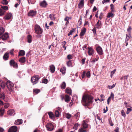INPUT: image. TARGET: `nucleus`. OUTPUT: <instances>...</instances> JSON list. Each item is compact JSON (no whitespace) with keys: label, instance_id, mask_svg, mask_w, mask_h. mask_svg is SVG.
<instances>
[{"label":"nucleus","instance_id":"nucleus-42","mask_svg":"<svg viewBox=\"0 0 132 132\" xmlns=\"http://www.w3.org/2000/svg\"><path fill=\"white\" fill-rule=\"evenodd\" d=\"M78 131L79 132H85L87 131V130H84L83 128H81L79 129Z\"/></svg>","mask_w":132,"mask_h":132},{"label":"nucleus","instance_id":"nucleus-47","mask_svg":"<svg viewBox=\"0 0 132 132\" xmlns=\"http://www.w3.org/2000/svg\"><path fill=\"white\" fill-rule=\"evenodd\" d=\"M71 117V115L70 114L68 113L66 114V117L68 119H70Z\"/></svg>","mask_w":132,"mask_h":132},{"label":"nucleus","instance_id":"nucleus-27","mask_svg":"<svg viewBox=\"0 0 132 132\" xmlns=\"http://www.w3.org/2000/svg\"><path fill=\"white\" fill-rule=\"evenodd\" d=\"M65 101L66 102H68L70 101V98L69 96L68 95H65Z\"/></svg>","mask_w":132,"mask_h":132},{"label":"nucleus","instance_id":"nucleus-11","mask_svg":"<svg viewBox=\"0 0 132 132\" xmlns=\"http://www.w3.org/2000/svg\"><path fill=\"white\" fill-rule=\"evenodd\" d=\"M36 11H34L33 10H31L28 13V15L29 16H33L36 15Z\"/></svg>","mask_w":132,"mask_h":132},{"label":"nucleus","instance_id":"nucleus-31","mask_svg":"<svg viewBox=\"0 0 132 132\" xmlns=\"http://www.w3.org/2000/svg\"><path fill=\"white\" fill-rule=\"evenodd\" d=\"M0 6H1V8L4 10H7L8 9V7L7 6H3L2 5H1Z\"/></svg>","mask_w":132,"mask_h":132},{"label":"nucleus","instance_id":"nucleus-48","mask_svg":"<svg viewBox=\"0 0 132 132\" xmlns=\"http://www.w3.org/2000/svg\"><path fill=\"white\" fill-rule=\"evenodd\" d=\"M67 58L68 59L70 60L72 58V55L69 54L67 56Z\"/></svg>","mask_w":132,"mask_h":132},{"label":"nucleus","instance_id":"nucleus-35","mask_svg":"<svg viewBox=\"0 0 132 132\" xmlns=\"http://www.w3.org/2000/svg\"><path fill=\"white\" fill-rule=\"evenodd\" d=\"M33 92L36 94H38L40 92V90L39 89H34Z\"/></svg>","mask_w":132,"mask_h":132},{"label":"nucleus","instance_id":"nucleus-32","mask_svg":"<svg viewBox=\"0 0 132 132\" xmlns=\"http://www.w3.org/2000/svg\"><path fill=\"white\" fill-rule=\"evenodd\" d=\"M71 61V60H69L67 62V64L68 67H72Z\"/></svg>","mask_w":132,"mask_h":132},{"label":"nucleus","instance_id":"nucleus-54","mask_svg":"<svg viewBox=\"0 0 132 132\" xmlns=\"http://www.w3.org/2000/svg\"><path fill=\"white\" fill-rule=\"evenodd\" d=\"M79 125L78 123L76 124L74 126L73 128L75 130H77V127H78Z\"/></svg>","mask_w":132,"mask_h":132},{"label":"nucleus","instance_id":"nucleus-53","mask_svg":"<svg viewBox=\"0 0 132 132\" xmlns=\"http://www.w3.org/2000/svg\"><path fill=\"white\" fill-rule=\"evenodd\" d=\"M121 115L122 116L124 117H125L126 114L125 113V112L123 110H122L121 111Z\"/></svg>","mask_w":132,"mask_h":132},{"label":"nucleus","instance_id":"nucleus-39","mask_svg":"<svg viewBox=\"0 0 132 132\" xmlns=\"http://www.w3.org/2000/svg\"><path fill=\"white\" fill-rule=\"evenodd\" d=\"M4 113V110L2 109H0V116H2Z\"/></svg>","mask_w":132,"mask_h":132},{"label":"nucleus","instance_id":"nucleus-29","mask_svg":"<svg viewBox=\"0 0 132 132\" xmlns=\"http://www.w3.org/2000/svg\"><path fill=\"white\" fill-rule=\"evenodd\" d=\"M5 29L3 27L0 28V36L3 34V33L5 31Z\"/></svg>","mask_w":132,"mask_h":132},{"label":"nucleus","instance_id":"nucleus-13","mask_svg":"<svg viewBox=\"0 0 132 132\" xmlns=\"http://www.w3.org/2000/svg\"><path fill=\"white\" fill-rule=\"evenodd\" d=\"M49 69L51 71V73H53L55 71V67L53 65H51L49 67Z\"/></svg>","mask_w":132,"mask_h":132},{"label":"nucleus","instance_id":"nucleus-5","mask_svg":"<svg viewBox=\"0 0 132 132\" xmlns=\"http://www.w3.org/2000/svg\"><path fill=\"white\" fill-rule=\"evenodd\" d=\"M96 50L97 52L100 55H102L103 54V50L101 47L98 46L96 48Z\"/></svg>","mask_w":132,"mask_h":132},{"label":"nucleus","instance_id":"nucleus-45","mask_svg":"<svg viewBox=\"0 0 132 132\" xmlns=\"http://www.w3.org/2000/svg\"><path fill=\"white\" fill-rule=\"evenodd\" d=\"M48 80L46 79H44L42 80V83L46 84L48 82Z\"/></svg>","mask_w":132,"mask_h":132},{"label":"nucleus","instance_id":"nucleus-46","mask_svg":"<svg viewBox=\"0 0 132 132\" xmlns=\"http://www.w3.org/2000/svg\"><path fill=\"white\" fill-rule=\"evenodd\" d=\"M96 27H94L92 30V31L93 32V34H94L95 35H97V34L96 33Z\"/></svg>","mask_w":132,"mask_h":132},{"label":"nucleus","instance_id":"nucleus-33","mask_svg":"<svg viewBox=\"0 0 132 132\" xmlns=\"http://www.w3.org/2000/svg\"><path fill=\"white\" fill-rule=\"evenodd\" d=\"M1 3L3 5H6L8 4V2L7 0H3L2 1Z\"/></svg>","mask_w":132,"mask_h":132},{"label":"nucleus","instance_id":"nucleus-2","mask_svg":"<svg viewBox=\"0 0 132 132\" xmlns=\"http://www.w3.org/2000/svg\"><path fill=\"white\" fill-rule=\"evenodd\" d=\"M39 76L38 75H35L32 77L31 78V82L34 85L38 83L39 79H40Z\"/></svg>","mask_w":132,"mask_h":132},{"label":"nucleus","instance_id":"nucleus-51","mask_svg":"<svg viewBox=\"0 0 132 132\" xmlns=\"http://www.w3.org/2000/svg\"><path fill=\"white\" fill-rule=\"evenodd\" d=\"M115 84H113L112 86H111L109 85L108 87L109 89H112L115 87Z\"/></svg>","mask_w":132,"mask_h":132},{"label":"nucleus","instance_id":"nucleus-36","mask_svg":"<svg viewBox=\"0 0 132 132\" xmlns=\"http://www.w3.org/2000/svg\"><path fill=\"white\" fill-rule=\"evenodd\" d=\"M75 31V30L74 29L72 28V30L70 31L69 32L68 34V36H69L71 35H72V33L73 32H74Z\"/></svg>","mask_w":132,"mask_h":132},{"label":"nucleus","instance_id":"nucleus-55","mask_svg":"<svg viewBox=\"0 0 132 132\" xmlns=\"http://www.w3.org/2000/svg\"><path fill=\"white\" fill-rule=\"evenodd\" d=\"M14 51V49H12L11 50L10 52V53L12 55H14V54L13 53V52Z\"/></svg>","mask_w":132,"mask_h":132},{"label":"nucleus","instance_id":"nucleus-52","mask_svg":"<svg viewBox=\"0 0 132 132\" xmlns=\"http://www.w3.org/2000/svg\"><path fill=\"white\" fill-rule=\"evenodd\" d=\"M12 66H13L14 68H17L18 67L17 63L15 62L14 64Z\"/></svg>","mask_w":132,"mask_h":132},{"label":"nucleus","instance_id":"nucleus-34","mask_svg":"<svg viewBox=\"0 0 132 132\" xmlns=\"http://www.w3.org/2000/svg\"><path fill=\"white\" fill-rule=\"evenodd\" d=\"M6 85V83L4 82H2L1 84V86L3 88L5 87Z\"/></svg>","mask_w":132,"mask_h":132},{"label":"nucleus","instance_id":"nucleus-23","mask_svg":"<svg viewBox=\"0 0 132 132\" xmlns=\"http://www.w3.org/2000/svg\"><path fill=\"white\" fill-rule=\"evenodd\" d=\"M48 114L50 118L51 119H53L54 118V115L53 113L51 112H48Z\"/></svg>","mask_w":132,"mask_h":132},{"label":"nucleus","instance_id":"nucleus-20","mask_svg":"<svg viewBox=\"0 0 132 132\" xmlns=\"http://www.w3.org/2000/svg\"><path fill=\"white\" fill-rule=\"evenodd\" d=\"M9 53L8 52L6 53L3 56V59L5 60H7L9 57Z\"/></svg>","mask_w":132,"mask_h":132},{"label":"nucleus","instance_id":"nucleus-64","mask_svg":"<svg viewBox=\"0 0 132 132\" xmlns=\"http://www.w3.org/2000/svg\"><path fill=\"white\" fill-rule=\"evenodd\" d=\"M109 121L110 125L111 126H113V124L112 123V122L111 121V119H109Z\"/></svg>","mask_w":132,"mask_h":132},{"label":"nucleus","instance_id":"nucleus-26","mask_svg":"<svg viewBox=\"0 0 132 132\" xmlns=\"http://www.w3.org/2000/svg\"><path fill=\"white\" fill-rule=\"evenodd\" d=\"M19 61L21 63H24L26 61V58L24 57H23L20 58L19 60Z\"/></svg>","mask_w":132,"mask_h":132},{"label":"nucleus","instance_id":"nucleus-62","mask_svg":"<svg viewBox=\"0 0 132 132\" xmlns=\"http://www.w3.org/2000/svg\"><path fill=\"white\" fill-rule=\"evenodd\" d=\"M110 6H111V11H113V10L114 9V5L113 4H111L110 5Z\"/></svg>","mask_w":132,"mask_h":132},{"label":"nucleus","instance_id":"nucleus-6","mask_svg":"<svg viewBox=\"0 0 132 132\" xmlns=\"http://www.w3.org/2000/svg\"><path fill=\"white\" fill-rule=\"evenodd\" d=\"M17 130V128L16 126L11 127L9 129L8 132H16Z\"/></svg>","mask_w":132,"mask_h":132},{"label":"nucleus","instance_id":"nucleus-50","mask_svg":"<svg viewBox=\"0 0 132 132\" xmlns=\"http://www.w3.org/2000/svg\"><path fill=\"white\" fill-rule=\"evenodd\" d=\"M86 75V72L85 71H84L81 74V77L82 79L84 78L85 77V75Z\"/></svg>","mask_w":132,"mask_h":132},{"label":"nucleus","instance_id":"nucleus-25","mask_svg":"<svg viewBox=\"0 0 132 132\" xmlns=\"http://www.w3.org/2000/svg\"><path fill=\"white\" fill-rule=\"evenodd\" d=\"M25 54V52L23 50H21L19 52V56H23Z\"/></svg>","mask_w":132,"mask_h":132},{"label":"nucleus","instance_id":"nucleus-44","mask_svg":"<svg viewBox=\"0 0 132 132\" xmlns=\"http://www.w3.org/2000/svg\"><path fill=\"white\" fill-rule=\"evenodd\" d=\"M86 75L87 77L89 78L90 76V71H88L86 73Z\"/></svg>","mask_w":132,"mask_h":132},{"label":"nucleus","instance_id":"nucleus-49","mask_svg":"<svg viewBox=\"0 0 132 132\" xmlns=\"http://www.w3.org/2000/svg\"><path fill=\"white\" fill-rule=\"evenodd\" d=\"M132 110V109L129 108L127 109V110L126 112V113L127 114H128Z\"/></svg>","mask_w":132,"mask_h":132},{"label":"nucleus","instance_id":"nucleus-56","mask_svg":"<svg viewBox=\"0 0 132 132\" xmlns=\"http://www.w3.org/2000/svg\"><path fill=\"white\" fill-rule=\"evenodd\" d=\"M80 113L79 112H77V113L75 114V116H76L77 117H79L80 115Z\"/></svg>","mask_w":132,"mask_h":132},{"label":"nucleus","instance_id":"nucleus-3","mask_svg":"<svg viewBox=\"0 0 132 132\" xmlns=\"http://www.w3.org/2000/svg\"><path fill=\"white\" fill-rule=\"evenodd\" d=\"M35 33L36 34L39 35L42 34L43 32L42 29L40 28L39 25H37L35 26Z\"/></svg>","mask_w":132,"mask_h":132},{"label":"nucleus","instance_id":"nucleus-16","mask_svg":"<svg viewBox=\"0 0 132 132\" xmlns=\"http://www.w3.org/2000/svg\"><path fill=\"white\" fill-rule=\"evenodd\" d=\"M7 113L10 116H14L15 114L14 110L13 109H10L8 111Z\"/></svg>","mask_w":132,"mask_h":132},{"label":"nucleus","instance_id":"nucleus-37","mask_svg":"<svg viewBox=\"0 0 132 132\" xmlns=\"http://www.w3.org/2000/svg\"><path fill=\"white\" fill-rule=\"evenodd\" d=\"M5 11L0 9V16H2L4 15Z\"/></svg>","mask_w":132,"mask_h":132},{"label":"nucleus","instance_id":"nucleus-28","mask_svg":"<svg viewBox=\"0 0 132 132\" xmlns=\"http://www.w3.org/2000/svg\"><path fill=\"white\" fill-rule=\"evenodd\" d=\"M61 88L65 89L66 87V84L64 81L63 82L61 85Z\"/></svg>","mask_w":132,"mask_h":132},{"label":"nucleus","instance_id":"nucleus-15","mask_svg":"<svg viewBox=\"0 0 132 132\" xmlns=\"http://www.w3.org/2000/svg\"><path fill=\"white\" fill-rule=\"evenodd\" d=\"M88 53L89 55H92L94 53V50L91 47H88Z\"/></svg>","mask_w":132,"mask_h":132},{"label":"nucleus","instance_id":"nucleus-4","mask_svg":"<svg viewBox=\"0 0 132 132\" xmlns=\"http://www.w3.org/2000/svg\"><path fill=\"white\" fill-rule=\"evenodd\" d=\"M47 130L49 131H51L54 129V127L53 124L51 123H47L46 126Z\"/></svg>","mask_w":132,"mask_h":132},{"label":"nucleus","instance_id":"nucleus-12","mask_svg":"<svg viewBox=\"0 0 132 132\" xmlns=\"http://www.w3.org/2000/svg\"><path fill=\"white\" fill-rule=\"evenodd\" d=\"M102 25L101 22L99 20H98V21L97 22L96 24V28L97 29H100L101 28V27Z\"/></svg>","mask_w":132,"mask_h":132},{"label":"nucleus","instance_id":"nucleus-8","mask_svg":"<svg viewBox=\"0 0 132 132\" xmlns=\"http://www.w3.org/2000/svg\"><path fill=\"white\" fill-rule=\"evenodd\" d=\"M12 82L9 80H8L6 83V86L7 88L9 90H10L9 88V87H13L14 86V85L11 84Z\"/></svg>","mask_w":132,"mask_h":132},{"label":"nucleus","instance_id":"nucleus-21","mask_svg":"<svg viewBox=\"0 0 132 132\" xmlns=\"http://www.w3.org/2000/svg\"><path fill=\"white\" fill-rule=\"evenodd\" d=\"M12 15V14L11 13H8L5 16V18L7 20H9L11 19Z\"/></svg>","mask_w":132,"mask_h":132},{"label":"nucleus","instance_id":"nucleus-19","mask_svg":"<svg viewBox=\"0 0 132 132\" xmlns=\"http://www.w3.org/2000/svg\"><path fill=\"white\" fill-rule=\"evenodd\" d=\"M40 6L43 7H46L47 5L46 2L45 1H43L40 3Z\"/></svg>","mask_w":132,"mask_h":132},{"label":"nucleus","instance_id":"nucleus-7","mask_svg":"<svg viewBox=\"0 0 132 132\" xmlns=\"http://www.w3.org/2000/svg\"><path fill=\"white\" fill-rule=\"evenodd\" d=\"M8 33H5L4 34L0 36V38L4 40H6L9 37Z\"/></svg>","mask_w":132,"mask_h":132},{"label":"nucleus","instance_id":"nucleus-43","mask_svg":"<svg viewBox=\"0 0 132 132\" xmlns=\"http://www.w3.org/2000/svg\"><path fill=\"white\" fill-rule=\"evenodd\" d=\"M0 95L2 97L3 99V100L4 99L5 96V95L3 92L1 93H0Z\"/></svg>","mask_w":132,"mask_h":132},{"label":"nucleus","instance_id":"nucleus-60","mask_svg":"<svg viewBox=\"0 0 132 132\" xmlns=\"http://www.w3.org/2000/svg\"><path fill=\"white\" fill-rule=\"evenodd\" d=\"M98 58H97V59L95 58L94 59V60H93L92 61H91V62L93 63H94L96 61H97L98 60Z\"/></svg>","mask_w":132,"mask_h":132},{"label":"nucleus","instance_id":"nucleus-40","mask_svg":"<svg viewBox=\"0 0 132 132\" xmlns=\"http://www.w3.org/2000/svg\"><path fill=\"white\" fill-rule=\"evenodd\" d=\"M113 14L112 13H108L107 17L108 18H109L110 17H113Z\"/></svg>","mask_w":132,"mask_h":132},{"label":"nucleus","instance_id":"nucleus-38","mask_svg":"<svg viewBox=\"0 0 132 132\" xmlns=\"http://www.w3.org/2000/svg\"><path fill=\"white\" fill-rule=\"evenodd\" d=\"M54 15L53 14H50L49 15V18L51 20H53L55 19Z\"/></svg>","mask_w":132,"mask_h":132},{"label":"nucleus","instance_id":"nucleus-14","mask_svg":"<svg viewBox=\"0 0 132 132\" xmlns=\"http://www.w3.org/2000/svg\"><path fill=\"white\" fill-rule=\"evenodd\" d=\"M86 29L85 28H83L80 34V36L82 37L84 36L86 32Z\"/></svg>","mask_w":132,"mask_h":132},{"label":"nucleus","instance_id":"nucleus-22","mask_svg":"<svg viewBox=\"0 0 132 132\" xmlns=\"http://www.w3.org/2000/svg\"><path fill=\"white\" fill-rule=\"evenodd\" d=\"M66 69V68L64 66H63L60 69V71L63 74H64L65 73Z\"/></svg>","mask_w":132,"mask_h":132},{"label":"nucleus","instance_id":"nucleus-24","mask_svg":"<svg viewBox=\"0 0 132 132\" xmlns=\"http://www.w3.org/2000/svg\"><path fill=\"white\" fill-rule=\"evenodd\" d=\"M65 90L67 93L69 94L70 95H71L72 90L70 88L67 87Z\"/></svg>","mask_w":132,"mask_h":132},{"label":"nucleus","instance_id":"nucleus-17","mask_svg":"<svg viewBox=\"0 0 132 132\" xmlns=\"http://www.w3.org/2000/svg\"><path fill=\"white\" fill-rule=\"evenodd\" d=\"M84 0H81L78 5V7L80 9L84 5Z\"/></svg>","mask_w":132,"mask_h":132},{"label":"nucleus","instance_id":"nucleus-57","mask_svg":"<svg viewBox=\"0 0 132 132\" xmlns=\"http://www.w3.org/2000/svg\"><path fill=\"white\" fill-rule=\"evenodd\" d=\"M46 116H47V114H45L43 116V118H42V120L43 121V124H44V118L45 117V116H46Z\"/></svg>","mask_w":132,"mask_h":132},{"label":"nucleus","instance_id":"nucleus-58","mask_svg":"<svg viewBox=\"0 0 132 132\" xmlns=\"http://www.w3.org/2000/svg\"><path fill=\"white\" fill-rule=\"evenodd\" d=\"M85 59H86V58L85 57H84V58H83V59H82L81 61H82V63L83 64H84L85 63Z\"/></svg>","mask_w":132,"mask_h":132},{"label":"nucleus","instance_id":"nucleus-61","mask_svg":"<svg viewBox=\"0 0 132 132\" xmlns=\"http://www.w3.org/2000/svg\"><path fill=\"white\" fill-rule=\"evenodd\" d=\"M110 0H103V1L102 2L103 4H104V3L106 2H110Z\"/></svg>","mask_w":132,"mask_h":132},{"label":"nucleus","instance_id":"nucleus-63","mask_svg":"<svg viewBox=\"0 0 132 132\" xmlns=\"http://www.w3.org/2000/svg\"><path fill=\"white\" fill-rule=\"evenodd\" d=\"M132 28L131 27H129V28L127 29V31L128 32H130V30H131Z\"/></svg>","mask_w":132,"mask_h":132},{"label":"nucleus","instance_id":"nucleus-41","mask_svg":"<svg viewBox=\"0 0 132 132\" xmlns=\"http://www.w3.org/2000/svg\"><path fill=\"white\" fill-rule=\"evenodd\" d=\"M15 63V62L13 59L11 60L10 61V64L11 66H12Z\"/></svg>","mask_w":132,"mask_h":132},{"label":"nucleus","instance_id":"nucleus-10","mask_svg":"<svg viewBox=\"0 0 132 132\" xmlns=\"http://www.w3.org/2000/svg\"><path fill=\"white\" fill-rule=\"evenodd\" d=\"M87 121L86 120H84L82 123L83 128L84 129H86L88 128V125L87 123Z\"/></svg>","mask_w":132,"mask_h":132},{"label":"nucleus","instance_id":"nucleus-1","mask_svg":"<svg viewBox=\"0 0 132 132\" xmlns=\"http://www.w3.org/2000/svg\"><path fill=\"white\" fill-rule=\"evenodd\" d=\"M93 97L92 96H88L83 95L82 100V101L85 103L83 104L85 106H87L88 103H92L93 102Z\"/></svg>","mask_w":132,"mask_h":132},{"label":"nucleus","instance_id":"nucleus-9","mask_svg":"<svg viewBox=\"0 0 132 132\" xmlns=\"http://www.w3.org/2000/svg\"><path fill=\"white\" fill-rule=\"evenodd\" d=\"M114 94L111 93V94L110 96L109 97L107 100V104H109L110 102L111 101V99L113 100L114 99Z\"/></svg>","mask_w":132,"mask_h":132},{"label":"nucleus","instance_id":"nucleus-59","mask_svg":"<svg viewBox=\"0 0 132 132\" xmlns=\"http://www.w3.org/2000/svg\"><path fill=\"white\" fill-rule=\"evenodd\" d=\"M18 122H19V125L21 124L22 123V120L20 119H18Z\"/></svg>","mask_w":132,"mask_h":132},{"label":"nucleus","instance_id":"nucleus-30","mask_svg":"<svg viewBox=\"0 0 132 132\" xmlns=\"http://www.w3.org/2000/svg\"><path fill=\"white\" fill-rule=\"evenodd\" d=\"M56 117H59L60 115L59 112L57 110H56L55 112Z\"/></svg>","mask_w":132,"mask_h":132},{"label":"nucleus","instance_id":"nucleus-18","mask_svg":"<svg viewBox=\"0 0 132 132\" xmlns=\"http://www.w3.org/2000/svg\"><path fill=\"white\" fill-rule=\"evenodd\" d=\"M32 37L31 35H27V41L29 43H31L32 41Z\"/></svg>","mask_w":132,"mask_h":132}]
</instances>
